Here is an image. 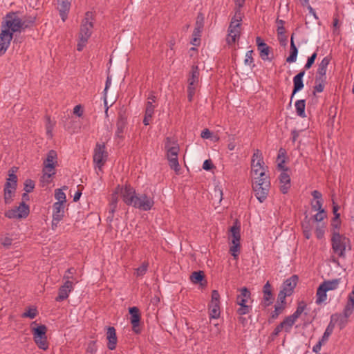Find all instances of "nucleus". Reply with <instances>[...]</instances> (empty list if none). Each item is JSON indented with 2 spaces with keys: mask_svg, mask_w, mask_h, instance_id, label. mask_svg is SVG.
I'll return each mask as SVG.
<instances>
[{
  "mask_svg": "<svg viewBox=\"0 0 354 354\" xmlns=\"http://www.w3.org/2000/svg\"><path fill=\"white\" fill-rule=\"evenodd\" d=\"M297 114L301 118L306 117L305 113V107H306V101L305 100H299L295 102V104Z\"/></svg>",
  "mask_w": 354,
  "mask_h": 354,
  "instance_id": "nucleus-35",
  "label": "nucleus"
},
{
  "mask_svg": "<svg viewBox=\"0 0 354 354\" xmlns=\"http://www.w3.org/2000/svg\"><path fill=\"white\" fill-rule=\"evenodd\" d=\"M116 194H120L124 203L129 206H133L134 201L136 197V192L133 187L130 185L124 187L118 186L116 187Z\"/></svg>",
  "mask_w": 354,
  "mask_h": 354,
  "instance_id": "nucleus-12",
  "label": "nucleus"
},
{
  "mask_svg": "<svg viewBox=\"0 0 354 354\" xmlns=\"http://www.w3.org/2000/svg\"><path fill=\"white\" fill-rule=\"evenodd\" d=\"M330 242L333 254L338 257L344 258L346 250H351L349 239L335 230L332 232Z\"/></svg>",
  "mask_w": 354,
  "mask_h": 354,
  "instance_id": "nucleus-3",
  "label": "nucleus"
},
{
  "mask_svg": "<svg viewBox=\"0 0 354 354\" xmlns=\"http://www.w3.org/2000/svg\"><path fill=\"white\" fill-rule=\"evenodd\" d=\"M295 320L290 315L286 317L281 323L286 333H290Z\"/></svg>",
  "mask_w": 354,
  "mask_h": 354,
  "instance_id": "nucleus-37",
  "label": "nucleus"
},
{
  "mask_svg": "<svg viewBox=\"0 0 354 354\" xmlns=\"http://www.w3.org/2000/svg\"><path fill=\"white\" fill-rule=\"evenodd\" d=\"M230 248V252L234 259H237L240 252V243H232Z\"/></svg>",
  "mask_w": 354,
  "mask_h": 354,
  "instance_id": "nucleus-51",
  "label": "nucleus"
},
{
  "mask_svg": "<svg viewBox=\"0 0 354 354\" xmlns=\"http://www.w3.org/2000/svg\"><path fill=\"white\" fill-rule=\"evenodd\" d=\"M54 124L51 122L50 118H47V122L46 124L47 134L51 135Z\"/></svg>",
  "mask_w": 354,
  "mask_h": 354,
  "instance_id": "nucleus-63",
  "label": "nucleus"
},
{
  "mask_svg": "<svg viewBox=\"0 0 354 354\" xmlns=\"http://www.w3.org/2000/svg\"><path fill=\"white\" fill-rule=\"evenodd\" d=\"M57 163V154L54 150H50L47 154L46 159L44 161V165L51 164L55 165Z\"/></svg>",
  "mask_w": 354,
  "mask_h": 354,
  "instance_id": "nucleus-36",
  "label": "nucleus"
},
{
  "mask_svg": "<svg viewBox=\"0 0 354 354\" xmlns=\"http://www.w3.org/2000/svg\"><path fill=\"white\" fill-rule=\"evenodd\" d=\"M263 304L266 306H270L273 301V296L272 293V288L269 281H267L263 286Z\"/></svg>",
  "mask_w": 354,
  "mask_h": 354,
  "instance_id": "nucleus-27",
  "label": "nucleus"
},
{
  "mask_svg": "<svg viewBox=\"0 0 354 354\" xmlns=\"http://www.w3.org/2000/svg\"><path fill=\"white\" fill-rule=\"evenodd\" d=\"M55 198L57 201L56 203H61L62 204H65L66 202V194L62 189H57L55 190Z\"/></svg>",
  "mask_w": 354,
  "mask_h": 354,
  "instance_id": "nucleus-42",
  "label": "nucleus"
},
{
  "mask_svg": "<svg viewBox=\"0 0 354 354\" xmlns=\"http://www.w3.org/2000/svg\"><path fill=\"white\" fill-rule=\"evenodd\" d=\"M35 188V183L30 179H27L24 183V190L26 193L31 192Z\"/></svg>",
  "mask_w": 354,
  "mask_h": 354,
  "instance_id": "nucleus-54",
  "label": "nucleus"
},
{
  "mask_svg": "<svg viewBox=\"0 0 354 354\" xmlns=\"http://www.w3.org/2000/svg\"><path fill=\"white\" fill-rule=\"evenodd\" d=\"M256 44L257 49L259 51V56L263 61H271L272 57L270 55H272L270 48L261 39L260 37L256 38Z\"/></svg>",
  "mask_w": 354,
  "mask_h": 354,
  "instance_id": "nucleus-16",
  "label": "nucleus"
},
{
  "mask_svg": "<svg viewBox=\"0 0 354 354\" xmlns=\"http://www.w3.org/2000/svg\"><path fill=\"white\" fill-rule=\"evenodd\" d=\"M327 291L328 290L326 289V288L323 286L322 283L318 287V288L317 290V293H316V297H317L316 298V304H320L326 300Z\"/></svg>",
  "mask_w": 354,
  "mask_h": 354,
  "instance_id": "nucleus-30",
  "label": "nucleus"
},
{
  "mask_svg": "<svg viewBox=\"0 0 354 354\" xmlns=\"http://www.w3.org/2000/svg\"><path fill=\"white\" fill-rule=\"evenodd\" d=\"M339 283V279H334L332 281H327L322 283L323 286L326 289L328 290H333L337 288Z\"/></svg>",
  "mask_w": 354,
  "mask_h": 354,
  "instance_id": "nucleus-41",
  "label": "nucleus"
},
{
  "mask_svg": "<svg viewBox=\"0 0 354 354\" xmlns=\"http://www.w3.org/2000/svg\"><path fill=\"white\" fill-rule=\"evenodd\" d=\"M298 277L296 275H293L291 277L287 279L282 285V289L281 290L285 292L286 295H291L293 292L295 288L297 283Z\"/></svg>",
  "mask_w": 354,
  "mask_h": 354,
  "instance_id": "nucleus-20",
  "label": "nucleus"
},
{
  "mask_svg": "<svg viewBox=\"0 0 354 354\" xmlns=\"http://www.w3.org/2000/svg\"><path fill=\"white\" fill-rule=\"evenodd\" d=\"M317 53L316 52H315L314 53H313L311 55L310 57H309L308 58L307 62L304 66L305 70H308L311 68V66H313V64H314V62L317 58Z\"/></svg>",
  "mask_w": 354,
  "mask_h": 354,
  "instance_id": "nucleus-52",
  "label": "nucleus"
},
{
  "mask_svg": "<svg viewBox=\"0 0 354 354\" xmlns=\"http://www.w3.org/2000/svg\"><path fill=\"white\" fill-rule=\"evenodd\" d=\"M119 194H116V190L114 192V193L112 194V196H111V213L113 214V212H115V209H116V207H117V204H118V195Z\"/></svg>",
  "mask_w": 354,
  "mask_h": 354,
  "instance_id": "nucleus-53",
  "label": "nucleus"
},
{
  "mask_svg": "<svg viewBox=\"0 0 354 354\" xmlns=\"http://www.w3.org/2000/svg\"><path fill=\"white\" fill-rule=\"evenodd\" d=\"M326 217V213L324 210H319L315 215L313 216V220L316 222H321Z\"/></svg>",
  "mask_w": 354,
  "mask_h": 354,
  "instance_id": "nucleus-55",
  "label": "nucleus"
},
{
  "mask_svg": "<svg viewBox=\"0 0 354 354\" xmlns=\"http://www.w3.org/2000/svg\"><path fill=\"white\" fill-rule=\"evenodd\" d=\"M106 339L108 340L107 347L109 350H114L117 344V336L115 329L113 326H109L106 331Z\"/></svg>",
  "mask_w": 354,
  "mask_h": 354,
  "instance_id": "nucleus-22",
  "label": "nucleus"
},
{
  "mask_svg": "<svg viewBox=\"0 0 354 354\" xmlns=\"http://www.w3.org/2000/svg\"><path fill=\"white\" fill-rule=\"evenodd\" d=\"M251 173L253 178L268 177L266 174L267 167L263 159L262 153L259 149H256L252 157Z\"/></svg>",
  "mask_w": 354,
  "mask_h": 354,
  "instance_id": "nucleus-8",
  "label": "nucleus"
},
{
  "mask_svg": "<svg viewBox=\"0 0 354 354\" xmlns=\"http://www.w3.org/2000/svg\"><path fill=\"white\" fill-rule=\"evenodd\" d=\"M284 155H285V152L284 151L281 149L279 150V155H278V160L279 161V163H278V167L283 170V171H287V168L285 167V160L283 159L284 158Z\"/></svg>",
  "mask_w": 354,
  "mask_h": 354,
  "instance_id": "nucleus-45",
  "label": "nucleus"
},
{
  "mask_svg": "<svg viewBox=\"0 0 354 354\" xmlns=\"http://www.w3.org/2000/svg\"><path fill=\"white\" fill-rule=\"evenodd\" d=\"M230 233L232 236L231 242L232 243H240L241 234H240V227L237 225H233L230 228Z\"/></svg>",
  "mask_w": 354,
  "mask_h": 354,
  "instance_id": "nucleus-34",
  "label": "nucleus"
},
{
  "mask_svg": "<svg viewBox=\"0 0 354 354\" xmlns=\"http://www.w3.org/2000/svg\"><path fill=\"white\" fill-rule=\"evenodd\" d=\"M330 322L338 325L340 329L344 328L348 323V318L342 314H334L330 317Z\"/></svg>",
  "mask_w": 354,
  "mask_h": 354,
  "instance_id": "nucleus-29",
  "label": "nucleus"
},
{
  "mask_svg": "<svg viewBox=\"0 0 354 354\" xmlns=\"http://www.w3.org/2000/svg\"><path fill=\"white\" fill-rule=\"evenodd\" d=\"M297 54H298V50L295 44V42L293 40V35H292L291 39H290V54L287 57L286 62L288 63L295 62L297 60Z\"/></svg>",
  "mask_w": 354,
  "mask_h": 354,
  "instance_id": "nucleus-32",
  "label": "nucleus"
},
{
  "mask_svg": "<svg viewBox=\"0 0 354 354\" xmlns=\"http://www.w3.org/2000/svg\"><path fill=\"white\" fill-rule=\"evenodd\" d=\"M204 278V274L202 271L194 272L191 276L192 281L194 283L201 282Z\"/></svg>",
  "mask_w": 354,
  "mask_h": 354,
  "instance_id": "nucleus-48",
  "label": "nucleus"
},
{
  "mask_svg": "<svg viewBox=\"0 0 354 354\" xmlns=\"http://www.w3.org/2000/svg\"><path fill=\"white\" fill-rule=\"evenodd\" d=\"M252 184L254 195L260 203H263L267 198L270 187L269 177L254 178Z\"/></svg>",
  "mask_w": 354,
  "mask_h": 354,
  "instance_id": "nucleus-7",
  "label": "nucleus"
},
{
  "mask_svg": "<svg viewBox=\"0 0 354 354\" xmlns=\"http://www.w3.org/2000/svg\"><path fill=\"white\" fill-rule=\"evenodd\" d=\"M93 17L92 12H87L85 14V17L83 19L80 26L79 41L77 45V50L78 51H82L83 50L92 34L93 28Z\"/></svg>",
  "mask_w": 354,
  "mask_h": 354,
  "instance_id": "nucleus-4",
  "label": "nucleus"
},
{
  "mask_svg": "<svg viewBox=\"0 0 354 354\" xmlns=\"http://www.w3.org/2000/svg\"><path fill=\"white\" fill-rule=\"evenodd\" d=\"M326 80H317V77L315 79V86H314V91L321 93L324 91V83Z\"/></svg>",
  "mask_w": 354,
  "mask_h": 354,
  "instance_id": "nucleus-49",
  "label": "nucleus"
},
{
  "mask_svg": "<svg viewBox=\"0 0 354 354\" xmlns=\"http://www.w3.org/2000/svg\"><path fill=\"white\" fill-rule=\"evenodd\" d=\"M164 145L169 167L176 171H178L180 170V165L178 155L180 148L177 140L171 137H167Z\"/></svg>",
  "mask_w": 354,
  "mask_h": 354,
  "instance_id": "nucleus-5",
  "label": "nucleus"
},
{
  "mask_svg": "<svg viewBox=\"0 0 354 354\" xmlns=\"http://www.w3.org/2000/svg\"><path fill=\"white\" fill-rule=\"evenodd\" d=\"M129 310L131 315V324L132 325V330L134 333L138 334L140 333V328L139 327L140 321L139 309L134 306L129 308Z\"/></svg>",
  "mask_w": 354,
  "mask_h": 354,
  "instance_id": "nucleus-19",
  "label": "nucleus"
},
{
  "mask_svg": "<svg viewBox=\"0 0 354 354\" xmlns=\"http://www.w3.org/2000/svg\"><path fill=\"white\" fill-rule=\"evenodd\" d=\"M280 183V191L283 194L288 193L290 187V177L286 171H282L279 177Z\"/></svg>",
  "mask_w": 354,
  "mask_h": 354,
  "instance_id": "nucleus-23",
  "label": "nucleus"
},
{
  "mask_svg": "<svg viewBox=\"0 0 354 354\" xmlns=\"http://www.w3.org/2000/svg\"><path fill=\"white\" fill-rule=\"evenodd\" d=\"M34 23L35 18H31L28 21L22 20L17 12H9L2 19L1 30H5L13 37L15 33L21 32Z\"/></svg>",
  "mask_w": 354,
  "mask_h": 354,
  "instance_id": "nucleus-1",
  "label": "nucleus"
},
{
  "mask_svg": "<svg viewBox=\"0 0 354 354\" xmlns=\"http://www.w3.org/2000/svg\"><path fill=\"white\" fill-rule=\"evenodd\" d=\"M155 106L152 104V102L148 101L146 106L145 113L148 116L153 115L154 113Z\"/></svg>",
  "mask_w": 354,
  "mask_h": 354,
  "instance_id": "nucleus-57",
  "label": "nucleus"
},
{
  "mask_svg": "<svg viewBox=\"0 0 354 354\" xmlns=\"http://www.w3.org/2000/svg\"><path fill=\"white\" fill-rule=\"evenodd\" d=\"M306 308V302L304 301H299L296 310L290 316L296 321L300 317V315L302 314V313L304 311Z\"/></svg>",
  "mask_w": 354,
  "mask_h": 354,
  "instance_id": "nucleus-39",
  "label": "nucleus"
},
{
  "mask_svg": "<svg viewBox=\"0 0 354 354\" xmlns=\"http://www.w3.org/2000/svg\"><path fill=\"white\" fill-rule=\"evenodd\" d=\"M65 204L55 203L53 205L52 229L55 230L64 216Z\"/></svg>",
  "mask_w": 354,
  "mask_h": 354,
  "instance_id": "nucleus-15",
  "label": "nucleus"
},
{
  "mask_svg": "<svg viewBox=\"0 0 354 354\" xmlns=\"http://www.w3.org/2000/svg\"><path fill=\"white\" fill-rule=\"evenodd\" d=\"M126 124L125 122L123 120H119L117 122V129L115 131V137L119 138H122L123 133L125 129Z\"/></svg>",
  "mask_w": 354,
  "mask_h": 354,
  "instance_id": "nucleus-43",
  "label": "nucleus"
},
{
  "mask_svg": "<svg viewBox=\"0 0 354 354\" xmlns=\"http://www.w3.org/2000/svg\"><path fill=\"white\" fill-rule=\"evenodd\" d=\"M305 75V70L301 71L297 75L293 77L294 88L292 93L291 98L298 91L304 88L303 77Z\"/></svg>",
  "mask_w": 354,
  "mask_h": 354,
  "instance_id": "nucleus-24",
  "label": "nucleus"
},
{
  "mask_svg": "<svg viewBox=\"0 0 354 354\" xmlns=\"http://www.w3.org/2000/svg\"><path fill=\"white\" fill-rule=\"evenodd\" d=\"M77 270L75 268H68L64 273L63 279L65 281L73 282L75 283H78V279L75 277Z\"/></svg>",
  "mask_w": 354,
  "mask_h": 354,
  "instance_id": "nucleus-31",
  "label": "nucleus"
},
{
  "mask_svg": "<svg viewBox=\"0 0 354 354\" xmlns=\"http://www.w3.org/2000/svg\"><path fill=\"white\" fill-rule=\"evenodd\" d=\"M1 244L6 247H8L11 245L12 239L8 236H5L1 238Z\"/></svg>",
  "mask_w": 354,
  "mask_h": 354,
  "instance_id": "nucleus-64",
  "label": "nucleus"
},
{
  "mask_svg": "<svg viewBox=\"0 0 354 354\" xmlns=\"http://www.w3.org/2000/svg\"><path fill=\"white\" fill-rule=\"evenodd\" d=\"M283 308V307L282 306L275 305L274 310L272 313V318L276 319L279 316V315L281 313V312L282 311Z\"/></svg>",
  "mask_w": 354,
  "mask_h": 354,
  "instance_id": "nucleus-62",
  "label": "nucleus"
},
{
  "mask_svg": "<svg viewBox=\"0 0 354 354\" xmlns=\"http://www.w3.org/2000/svg\"><path fill=\"white\" fill-rule=\"evenodd\" d=\"M333 329H334V324H332L331 322H330V324L326 327L322 339L319 341H322L324 344L326 342H327L329 337L333 333Z\"/></svg>",
  "mask_w": 354,
  "mask_h": 354,
  "instance_id": "nucleus-40",
  "label": "nucleus"
},
{
  "mask_svg": "<svg viewBox=\"0 0 354 354\" xmlns=\"http://www.w3.org/2000/svg\"><path fill=\"white\" fill-rule=\"evenodd\" d=\"M312 209L315 211L324 210L322 208V201L317 200L315 203H311Z\"/></svg>",
  "mask_w": 354,
  "mask_h": 354,
  "instance_id": "nucleus-61",
  "label": "nucleus"
},
{
  "mask_svg": "<svg viewBox=\"0 0 354 354\" xmlns=\"http://www.w3.org/2000/svg\"><path fill=\"white\" fill-rule=\"evenodd\" d=\"M239 292L236 299V304L239 306V308L236 310V313L242 316L249 314L252 311L251 303L252 301L251 292L246 287L239 289Z\"/></svg>",
  "mask_w": 354,
  "mask_h": 354,
  "instance_id": "nucleus-6",
  "label": "nucleus"
},
{
  "mask_svg": "<svg viewBox=\"0 0 354 354\" xmlns=\"http://www.w3.org/2000/svg\"><path fill=\"white\" fill-rule=\"evenodd\" d=\"M330 58L328 56H326L323 58V59L321 61V62L319 64L317 75V80H321L322 81L323 80H326V71L327 67L330 63Z\"/></svg>",
  "mask_w": 354,
  "mask_h": 354,
  "instance_id": "nucleus-21",
  "label": "nucleus"
},
{
  "mask_svg": "<svg viewBox=\"0 0 354 354\" xmlns=\"http://www.w3.org/2000/svg\"><path fill=\"white\" fill-rule=\"evenodd\" d=\"M277 23L278 24V27H277L278 35H283V34L285 33V28L283 26L284 21H283L281 19H277Z\"/></svg>",
  "mask_w": 354,
  "mask_h": 354,
  "instance_id": "nucleus-59",
  "label": "nucleus"
},
{
  "mask_svg": "<svg viewBox=\"0 0 354 354\" xmlns=\"http://www.w3.org/2000/svg\"><path fill=\"white\" fill-rule=\"evenodd\" d=\"M302 229L303 230H313V225L310 223V219L308 218L307 216H306L304 220L302 222Z\"/></svg>",
  "mask_w": 354,
  "mask_h": 354,
  "instance_id": "nucleus-58",
  "label": "nucleus"
},
{
  "mask_svg": "<svg viewBox=\"0 0 354 354\" xmlns=\"http://www.w3.org/2000/svg\"><path fill=\"white\" fill-rule=\"evenodd\" d=\"M17 177L15 174H10L9 178L7 179L6 184H10L12 187H17Z\"/></svg>",
  "mask_w": 354,
  "mask_h": 354,
  "instance_id": "nucleus-56",
  "label": "nucleus"
},
{
  "mask_svg": "<svg viewBox=\"0 0 354 354\" xmlns=\"http://www.w3.org/2000/svg\"><path fill=\"white\" fill-rule=\"evenodd\" d=\"M236 5L234 17L232 19L228 28V34L226 41L231 45L234 44L240 38L242 13L241 8L244 6L245 0H234Z\"/></svg>",
  "mask_w": 354,
  "mask_h": 354,
  "instance_id": "nucleus-2",
  "label": "nucleus"
},
{
  "mask_svg": "<svg viewBox=\"0 0 354 354\" xmlns=\"http://www.w3.org/2000/svg\"><path fill=\"white\" fill-rule=\"evenodd\" d=\"M33 339L37 346L42 350H46L48 348L47 341V327L45 325H39L32 328Z\"/></svg>",
  "mask_w": 354,
  "mask_h": 354,
  "instance_id": "nucleus-9",
  "label": "nucleus"
},
{
  "mask_svg": "<svg viewBox=\"0 0 354 354\" xmlns=\"http://www.w3.org/2000/svg\"><path fill=\"white\" fill-rule=\"evenodd\" d=\"M202 30H200V27L194 28L193 31V39L191 44L194 46H198L200 43V37Z\"/></svg>",
  "mask_w": 354,
  "mask_h": 354,
  "instance_id": "nucleus-44",
  "label": "nucleus"
},
{
  "mask_svg": "<svg viewBox=\"0 0 354 354\" xmlns=\"http://www.w3.org/2000/svg\"><path fill=\"white\" fill-rule=\"evenodd\" d=\"M42 173V180L47 183H50L51 178L55 174V165L51 164L44 165Z\"/></svg>",
  "mask_w": 354,
  "mask_h": 354,
  "instance_id": "nucleus-25",
  "label": "nucleus"
},
{
  "mask_svg": "<svg viewBox=\"0 0 354 354\" xmlns=\"http://www.w3.org/2000/svg\"><path fill=\"white\" fill-rule=\"evenodd\" d=\"M13 37L5 30L0 32V56L4 55L10 45Z\"/></svg>",
  "mask_w": 354,
  "mask_h": 354,
  "instance_id": "nucleus-18",
  "label": "nucleus"
},
{
  "mask_svg": "<svg viewBox=\"0 0 354 354\" xmlns=\"http://www.w3.org/2000/svg\"><path fill=\"white\" fill-rule=\"evenodd\" d=\"M93 162L99 171L106 163L108 158V152L104 143H97L93 151Z\"/></svg>",
  "mask_w": 354,
  "mask_h": 354,
  "instance_id": "nucleus-10",
  "label": "nucleus"
},
{
  "mask_svg": "<svg viewBox=\"0 0 354 354\" xmlns=\"http://www.w3.org/2000/svg\"><path fill=\"white\" fill-rule=\"evenodd\" d=\"M38 314L37 310L36 308H29L26 312L22 314V317H29L30 319H34Z\"/></svg>",
  "mask_w": 354,
  "mask_h": 354,
  "instance_id": "nucleus-47",
  "label": "nucleus"
},
{
  "mask_svg": "<svg viewBox=\"0 0 354 354\" xmlns=\"http://www.w3.org/2000/svg\"><path fill=\"white\" fill-rule=\"evenodd\" d=\"M71 3L68 0H61L58 2L57 9L63 21L67 19Z\"/></svg>",
  "mask_w": 354,
  "mask_h": 354,
  "instance_id": "nucleus-26",
  "label": "nucleus"
},
{
  "mask_svg": "<svg viewBox=\"0 0 354 354\" xmlns=\"http://www.w3.org/2000/svg\"><path fill=\"white\" fill-rule=\"evenodd\" d=\"M149 265V263L148 261L142 262L141 266L135 270V275L137 277H143L147 273V272L148 270Z\"/></svg>",
  "mask_w": 354,
  "mask_h": 354,
  "instance_id": "nucleus-38",
  "label": "nucleus"
},
{
  "mask_svg": "<svg viewBox=\"0 0 354 354\" xmlns=\"http://www.w3.org/2000/svg\"><path fill=\"white\" fill-rule=\"evenodd\" d=\"M134 202L133 207L143 211L150 210L154 204L153 198L145 194H137Z\"/></svg>",
  "mask_w": 354,
  "mask_h": 354,
  "instance_id": "nucleus-14",
  "label": "nucleus"
},
{
  "mask_svg": "<svg viewBox=\"0 0 354 354\" xmlns=\"http://www.w3.org/2000/svg\"><path fill=\"white\" fill-rule=\"evenodd\" d=\"M199 77V69L197 66H193L190 72V75L188 79V82L190 85H197Z\"/></svg>",
  "mask_w": 354,
  "mask_h": 354,
  "instance_id": "nucleus-33",
  "label": "nucleus"
},
{
  "mask_svg": "<svg viewBox=\"0 0 354 354\" xmlns=\"http://www.w3.org/2000/svg\"><path fill=\"white\" fill-rule=\"evenodd\" d=\"M209 310L211 319H218L220 317V295L216 290L212 292V299L209 304Z\"/></svg>",
  "mask_w": 354,
  "mask_h": 354,
  "instance_id": "nucleus-13",
  "label": "nucleus"
},
{
  "mask_svg": "<svg viewBox=\"0 0 354 354\" xmlns=\"http://www.w3.org/2000/svg\"><path fill=\"white\" fill-rule=\"evenodd\" d=\"M17 187L11 186L9 183L5 184L3 189V199L6 204H10L15 196Z\"/></svg>",
  "mask_w": 354,
  "mask_h": 354,
  "instance_id": "nucleus-28",
  "label": "nucleus"
},
{
  "mask_svg": "<svg viewBox=\"0 0 354 354\" xmlns=\"http://www.w3.org/2000/svg\"><path fill=\"white\" fill-rule=\"evenodd\" d=\"M253 53H254V52L252 50L247 51L246 55H245V58L244 60V64L245 65H248L250 66H252V68L254 67V66H255L254 64V59L252 57Z\"/></svg>",
  "mask_w": 354,
  "mask_h": 354,
  "instance_id": "nucleus-46",
  "label": "nucleus"
},
{
  "mask_svg": "<svg viewBox=\"0 0 354 354\" xmlns=\"http://www.w3.org/2000/svg\"><path fill=\"white\" fill-rule=\"evenodd\" d=\"M196 86V85H190L189 84L188 85V87H187L188 95H187V97H188V100H189V102H191L192 100L193 96L195 94Z\"/></svg>",
  "mask_w": 354,
  "mask_h": 354,
  "instance_id": "nucleus-60",
  "label": "nucleus"
},
{
  "mask_svg": "<svg viewBox=\"0 0 354 354\" xmlns=\"http://www.w3.org/2000/svg\"><path fill=\"white\" fill-rule=\"evenodd\" d=\"M325 225L324 224H319L315 229V234L318 239H321L324 236Z\"/></svg>",
  "mask_w": 354,
  "mask_h": 354,
  "instance_id": "nucleus-50",
  "label": "nucleus"
},
{
  "mask_svg": "<svg viewBox=\"0 0 354 354\" xmlns=\"http://www.w3.org/2000/svg\"><path fill=\"white\" fill-rule=\"evenodd\" d=\"M73 282L65 281L64 284L59 288L58 295L55 298V301L60 302L66 299L70 293L73 290Z\"/></svg>",
  "mask_w": 354,
  "mask_h": 354,
  "instance_id": "nucleus-17",
  "label": "nucleus"
},
{
  "mask_svg": "<svg viewBox=\"0 0 354 354\" xmlns=\"http://www.w3.org/2000/svg\"><path fill=\"white\" fill-rule=\"evenodd\" d=\"M29 212V206L24 202H21L19 206L6 211L5 216L10 219L25 218L28 216Z\"/></svg>",
  "mask_w": 354,
  "mask_h": 354,
  "instance_id": "nucleus-11",
  "label": "nucleus"
}]
</instances>
